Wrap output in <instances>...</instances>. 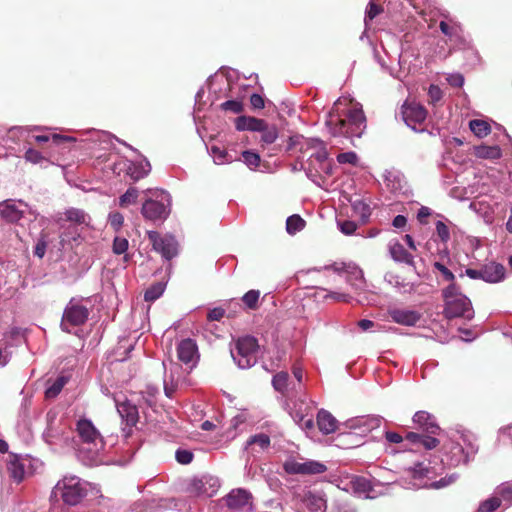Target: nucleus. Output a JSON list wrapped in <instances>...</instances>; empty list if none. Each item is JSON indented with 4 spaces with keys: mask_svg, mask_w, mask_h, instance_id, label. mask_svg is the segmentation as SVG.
I'll return each instance as SVG.
<instances>
[{
    "mask_svg": "<svg viewBox=\"0 0 512 512\" xmlns=\"http://www.w3.org/2000/svg\"><path fill=\"white\" fill-rule=\"evenodd\" d=\"M442 429L433 415L418 411V489H443L455 483L458 474L440 477L445 470L443 459L436 448L440 444Z\"/></svg>",
    "mask_w": 512,
    "mask_h": 512,
    "instance_id": "f257e3e1",
    "label": "nucleus"
},
{
    "mask_svg": "<svg viewBox=\"0 0 512 512\" xmlns=\"http://www.w3.org/2000/svg\"><path fill=\"white\" fill-rule=\"evenodd\" d=\"M325 125L333 137H345L356 146L367 128L366 116L358 104L338 99L334 102L325 120Z\"/></svg>",
    "mask_w": 512,
    "mask_h": 512,
    "instance_id": "f03ea898",
    "label": "nucleus"
},
{
    "mask_svg": "<svg viewBox=\"0 0 512 512\" xmlns=\"http://www.w3.org/2000/svg\"><path fill=\"white\" fill-rule=\"evenodd\" d=\"M444 300V315L448 319L464 318L471 320L474 317V310L470 299L465 296L455 284H449L442 292Z\"/></svg>",
    "mask_w": 512,
    "mask_h": 512,
    "instance_id": "7ed1b4c3",
    "label": "nucleus"
},
{
    "mask_svg": "<svg viewBox=\"0 0 512 512\" xmlns=\"http://www.w3.org/2000/svg\"><path fill=\"white\" fill-rule=\"evenodd\" d=\"M53 492L60 495L65 504L75 506L86 496L87 491L78 477L65 476L57 482Z\"/></svg>",
    "mask_w": 512,
    "mask_h": 512,
    "instance_id": "20e7f679",
    "label": "nucleus"
},
{
    "mask_svg": "<svg viewBox=\"0 0 512 512\" xmlns=\"http://www.w3.org/2000/svg\"><path fill=\"white\" fill-rule=\"evenodd\" d=\"M258 348L259 344L255 337H240L235 343L236 354L232 352V357L237 362L240 368H250L257 361L256 353Z\"/></svg>",
    "mask_w": 512,
    "mask_h": 512,
    "instance_id": "39448f33",
    "label": "nucleus"
},
{
    "mask_svg": "<svg viewBox=\"0 0 512 512\" xmlns=\"http://www.w3.org/2000/svg\"><path fill=\"white\" fill-rule=\"evenodd\" d=\"M88 317V308L72 299L64 309L61 320V329L64 332L70 333L71 327H77L85 324Z\"/></svg>",
    "mask_w": 512,
    "mask_h": 512,
    "instance_id": "423d86ee",
    "label": "nucleus"
},
{
    "mask_svg": "<svg viewBox=\"0 0 512 512\" xmlns=\"http://www.w3.org/2000/svg\"><path fill=\"white\" fill-rule=\"evenodd\" d=\"M147 236L153 249L166 260H171L178 254V242L172 235L162 236L157 231H148Z\"/></svg>",
    "mask_w": 512,
    "mask_h": 512,
    "instance_id": "0eeeda50",
    "label": "nucleus"
},
{
    "mask_svg": "<svg viewBox=\"0 0 512 512\" xmlns=\"http://www.w3.org/2000/svg\"><path fill=\"white\" fill-rule=\"evenodd\" d=\"M283 468L288 474L316 475L324 473L327 468L323 463L314 460L298 462L294 459L285 461Z\"/></svg>",
    "mask_w": 512,
    "mask_h": 512,
    "instance_id": "6e6552de",
    "label": "nucleus"
},
{
    "mask_svg": "<svg viewBox=\"0 0 512 512\" xmlns=\"http://www.w3.org/2000/svg\"><path fill=\"white\" fill-rule=\"evenodd\" d=\"M167 203L163 201L148 199L146 200L141 208L143 217L150 221H162L169 215L170 201L167 198Z\"/></svg>",
    "mask_w": 512,
    "mask_h": 512,
    "instance_id": "1a4fd4ad",
    "label": "nucleus"
},
{
    "mask_svg": "<svg viewBox=\"0 0 512 512\" xmlns=\"http://www.w3.org/2000/svg\"><path fill=\"white\" fill-rule=\"evenodd\" d=\"M177 357L178 359L186 364H191V368L194 367L199 359L198 346L196 342L191 338L181 340L177 345Z\"/></svg>",
    "mask_w": 512,
    "mask_h": 512,
    "instance_id": "9d476101",
    "label": "nucleus"
},
{
    "mask_svg": "<svg viewBox=\"0 0 512 512\" xmlns=\"http://www.w3.org/2000/svg\"><path fill=\"white\" fill-rule=\"evenodd\" d=\"M224 500L232 510H244L251 507V494L244 489L232 490Z\"/></svg>",
    "mask_w": 512,
    "mask_h": 512,
    "instance_id": "9b49d317",
    "label": "nucleus"
},
{
    "mask_svg": "<svg viewBox=\"0 0 512 512\" xmlns=\"http://www.w3.org/2000/svg\"><path fill=\"white\" fill-rule=\"evenodd\" d=\"M76 430L81 440L87 444L96 445L98 440L102 442L99 431L95 428L93 423L86 418H82L77 422Z\"/></svg>",
    "mask_w": 512,
    "mask_h": 512,
    "instance_id": "f8f14e48",
    "label": "nucleus"
},
{
    "mask_svg": "<svg viewBox=\"0 0 512 512\" xmlns=\"http://www.w3.org/2000/svg\"><path fill=\"white\" fill-rule=\"evenodd\" d=\"M389 252L394 261L405 263L410 267L414 268L413 255L405 248L404 244L401 243L400 241H390Z\"/></svg>",
    "mask_w": 512,
    "mask_h": 512,
    "instance_id": "ddd939ff",
    "label": "nucleus"
},
{
    "mask_svg": "<svg viewBox=\"0 0 512 512\" xmlns=\"http://www.w3.org/2000/svg\"><path fill=\"white\" fill-rule=\"evenodd\" d=\"M399 116L412 130H416V98L409 96L401 106Z\"/></svg>",
    "mask_w": 512,
    "mask_h": 512,
    "instance_id": "4468645a",
    "label": "nucleus"
},
{
    "mask_svg": "<svg viewBox=\"0 0 512 512\" xmlns=\"http://www.w3.org/2000/svg\"><path fill=\"white\" fill-rule=\"evenodd\" d=\"M388 315L393 322L400 325L413 326L416 323V312L413 310L390 307L388 309Z\"/></svg>",
    "mask_w": 512,
    "mask_h": 512,
    "instance_id": "2eb2a0df",
    "label": "nucleus"
},
{
    "mask_svg": "<svg viewBox=\"0 0 512 512\" xmlns=\"http://www.w3.org/2000/svg\"><path fill=\"white\" fill-rule=\"evenodd\" d=\"M446 449L448 453L451 454V458L448 463L450 466H457L460 463H466L468 461L469 455H473L477 451V449L474 447H471L469 451H465L459 443L454 442L450 443Z\"/></svg>",
    "mask_w": 512,
    "mask_h": 512,
    "instance_id": "dca6fc26",
    "label": "nucleus"
},
{
    "mask_svg": "<svg viewBox=\"0 0 512 512\" xmlns=\"http://www.w3.org/2000/svg\"><path fill=\"white\" fill-rule=\"evenodd\" d=\"M381 424V418L378 416H360L349 422V427L352 429H357L360 433H367L376 428H378Z\"/></svg>",
    "mask_w": 512,
    "mask_h": 512,
    "instance_id": "f3484780",
    "label": "nucleus"
},
{
    "mask_svg": "<svg viewBox=\"0 0 512 512\" xmlns=\"http://www.w3.org/2000/svg\"><path fill=\"white\" fill-rule=\"evenodd\" d=\"M506 269L502 264L490 262L482 266L483 281L498 283L505 278Z\"/></svg>",
    "mask_w": 512,
    "mask_h": 512,
    "instance_id": "a211bd4d",
    "label": "nucleus"
},
{
    "mask_svg": "<svg viewBox=\"0 0 512 512\" xmlns=\"http://www.w3.org/2000/svg\"><path fill=\"white\" fill-rule=\"evenodd\" d=\"M317 426L323 434L328 435L337 430L338 421L329 411L320 409L317 413Z\"/></svg>",
    "mask_w": 512,
    "mask_h": 512,
    "instance_id": "6ab92c4d",
    "label": "nucleus"
},
{
    "mask_svg": "<svg viewBox=\"0 0 512 512\" xmlns=\"http://www.w3.org/2000/svg\"><path fill=\"white\" fill-rule=\"evenodd\" d=\"M346 274V281L355 290L362 291L365 289V278L362 269H360L355 263L350 262Z\"/></svg>",
    "mask_w": 512,
    "mask_h": 512,
    "instance_id": "aec40b11",
    "label": "nucleus"
},
{
    "mask_svg": "<svg viewBox=\"0 0 512 512\" xmlns=\"http://www.w3.org/2000/svg\"><path fill=\"white\" fill-rule=\"evenodd\" d=\"M151 171L150 163L145 160L141 162H130L126 169V174L133 180L139 181L145 178Z\"/></svg>",
    "mask_w": 512,
    "mask_h": 512,
    "instance_id": "412c9836",
    "label": "nucleus"
},
{
    "mask_svg": "<svg viewBox=\"0 0 512 512\" xmlns=\"http://www.w3.org/2000/svg\"><path fill=\"white\" fill-rule=\"evenodd\" d=\"M303 503L311 512H326L327 502L322 495L307 491Z\"/></svg>",
    "mask_w": 512,
    "mask_h": 512,
    "instance_id": "4be33fe9",
    "label": "nucleus"
},
{
    "mask_svg": "<svg viewBox=\"0 0 512 512\" xmlns=\"http://www.w3.org/2000/svg\"><path fill=\"white\" fill-rule=\"evenodd\" d=\"M67 430L68 426L65 423L59 422L56 425L55 418L50 417V414H48V427L46 429L45 436L49 443H54L56 440L63 437Z\"/></svg>",
    "mask_w": 512,
    "mask_h": 512,
    "instance_id": "5701e85b",
    "label": "nucleus"
},
{
    "mask_svg": "<svg viewBox=\"0 0 512 512\" xmlns=\"http://www.w3.org/2000/svg\"><path fill=\"white\" fill-rule=\"evenodd\" d=\"M0 214L1 217L9 223H17L24 215L23 211L18 209L14 203L8 201L0 204Z\"/></svg>",
    "mask_w": 512,
    "mask_h": 512,
    "instance_id": "b1692460",
    "label": "nucleus"
},
{
    "mask_svg": "<svg viewBox=\"0 0 512 512\" xmlns=\"http://www.w3.org/2000/svg\"><path fill=\"white\" fill-rule=\"evenodd\" d=\"M263 119L250 117V116H239L235 120V127L238 131H258L263 128Z\"/></svg>",
    "mask_w": 512,
    "mask_h": 512,
    "instance_id": "393cba45",
    "label": "nucleus"
},
{
    "mask_svg": "<svg viewBox=\"0 0 512 512\" xmlns=\"http://www.w3.org/2000/svg\"><path fill=\"white\" fill-rule=\"evenodd\" d=\"M312 409L308 403L303 400L295 401L291 408V416L293 420L298 424L302 425V422L311 415Z\"/></svg>",
    "mask_w": 512,
    "mask_h": 512,
    "instance_id": "a878e982",
    "label": "nucleus"
},
{
    "mask_svg": "<svg viewBox=\"0 0 512 512\" xmlns=\"http://www.w3.org/2000/svg\"><path fill=\"white\" fill-rule=\"evenodd\" d=\"M118 412L125 418L128 425H135L138 421V411L136 406L130 403H122L118 406Z\"/></svg>",
    "mask_w": 512,
    "mask_h": 512,
    "instance_id": "bb28decb",
    "label": "nucleus"
},
{
    "mask_svg": "<svg viewBox=\"0 0 512 512\" xmlns=\"http://www.w3.org/2000/svg\"><path fill=\"white\" fill-rule=\"evenodd\" d=\"M7 471L9 476L14 479L17 483L21 482L24 478L25 470L24 466L16 458L10 460L7 464Z\"/></svg>",
    "mask_w": 512,
    "mask_h": 512,
    "instance_id": "cd10ccee",
    "label": "nucleus"
},
{
    "mask_svg": "<svg viewBox=\"0 0 512 512\" xmlns=\"http://www.w3.org/2000/svg\"><path fill=\"white\" fill-rule=\"evenodd\" d=\"M441 32L446 35L451 41L452 40H460L462 28L459 24L453 23L452 25L448 24L446 21H441L439 24Z\"/></svg>",
    "mask_w": 512,
    "mask_h": 512,
    "instance_id": "c85d7f7f",
    "label": "nucleus"
},
{
    "mask_svg": "<svg viewBox=\"0 0 512 512\" xmlns=\"http://www.w3.org/2000/svg\"><path fill=\"white\" fill-rule=\"evenodd\" d=\"M68 379L65 376H59L57 379L49 385L45 390V397L48 399H54L56 398L64 386L67 384Z\"/></svg>",
    "mask_w": 512,
    "mask_h": 512,
    "instance_id": "c756f323",
    "label": "nucleus"
},
{
    "mask_svg": "<svg viewBox=\"0 0 512 512\" xmlns=\"http://www.w3.org/2000/svg\"><path fill=\"white\" fill-rule=\"evenodd\" d=\"M440 218V214L433 211L427 206H421L418 208V225H427L430 222H434Z\"/></svg>",
    "mask_w": 512,
    "mask_h": 512,
    "instance_id": "7c9ffc66",
    "label": "nucleus"
},
{
    "mask_svg": "<svg viewBox=\"0 0 512 512\" xmlns=\"http://www.w3.org/2000/svg\"><path fill=\"white\" fill-rule=\"evenodd\" d=\"M305 225V220L298 214L291 215L286 220V230L290 235H294L303 230Z\"/></svg>",
    "mask_w": 512,
    "mask_h": 512,
    "instance_id": "2f4dec72",
    "label": "nucleus"
},
{
    "mask_svg": "<svg viewBox=\"0 0 512 512\" xmlns=\"http://www.w3.org/2000/svg\"><path fill=\"white\" fill-rule=\"evenodd\" d=\"M258 132H261V142L264 144H272L278 137L277 127L267 124L265 120L263 122V128L258 130Z\"/></svg>",
    "mask_w": 512,
    "mask_h": 512,
    "instance_id": "473e14b6",
    "label": "nucleus"
},
{
    "mask_svg": "<svg viewBox=\"0 0 512 512\" xmlns=\"http://www.w3.org/2000/svg\"><path fill=\"white\" fill-rule=\"evenodd\" d=\"M501 149L498 146H478L476 155L484 159H498L501 157Z\"/></svg>",
    "mask_w": 512,
    "mask_h": 512,
    "instance_id": "72a5a7b5",
    "label": "nucleus"
},
{
    "mask_svg": "<svg viewBox=\"0 0 512 512\" xmlns=\"http://www.w3.org/2000/svg\"><path fill=\"white\" fill-rule=\"evenodd\" d=\"M65 220L74 224H85L87 220V214L78 208H69L65 211Z\"/></svg>",
    "mask_w": 512,
    "mask_h": 512,
    "instance_id": "f704fd0d",
    "label": "nucleus"
},
{
    "mask_svg": "<svg viewBox=\"0 0 512 512\" xmlns=\"http://www.w3.org/2000/svg\"><path fill=\"white\" fill-rule=\"evenodd\" d=\"M469 127L471 131L479 138L487 136L491 131L490 125L486 121L479 119L471 120Z\"/></svg>",
    "mask_w": 512,
    "mask_h": 512,
    "instance_id": "c9c22d12",
    "label": "nucleus"
},
{
    "mask_svg": "<svg viewBox=\"0 0 512 512\" xmlns=\"http://www.w3.org/2000/svg\"><path fill=\"white\" fill-rule=\"evenodd\" d=\"M448 220L440 214V218L435 221V230L438 238L446 243L450 239V231L446 224Z\"/></svg>",
    "mask_w": 512,
    "mask_h": 512,
    "instance_id": "e433bc0d",
    "label": "nucleus"
},
{
    "mask_svg": "<svg viewBox=\"0 0 512 512\" xmlns=\"http://www.w3.org/2000/svg\"><path fill=\"white\" fill-rule=\"evenodd\" d=\"M288 379L289 375L287 372L281 371L275 374L272 379L274 389L284 395L287 392Z\"/></svg>",
    "mask_w": 512,
    "mask_h": 512,
    "instance_id": "4c0bfd02",
    "label": "nucleus"
},
{
    "mask_svg": "<svg viewBox=\"0 0 512 512\" xmlns=\"http://www.w3.org/2000/svg\"><path fill=\"white\" fill-rule=\"evenodd\" d=\"M352 208L355 214H357L363 222L371 215L370 206L361 199H357L352 203Z\"/></svg>",
    "mask_w": 512,
    "mask_h": 512,
    "instance_id": "58836bf2",
    "label": "nucleus"
},
{
    "mask_svg": "<svg viewBox=\"0 0 512 512\" xmlns=\"http://www.w3.org/2000/svg\"><path fill=\"white\" fill-rule=\"evenodd\" d=\"M351 487L355 492L367 493L371 490V483L365 477L357 476L351 480Z\"/></svg>",
    "mask_w": 512,
    "mask_h": 512,
    "instance_id": "ea45409f",
    "label": "nucleus"
},
{
    "mask_svg": "<svg viewBox=\"0 0 512 512\" xmlns=\"http://www.w3.org/2000/svg\"><path fill=\"white\" fill-rule=\"evenodd\" d=\"M165 285L161 282L151 285L144 294L145 301H154L158 299L164 292Z\"/></svg>",
    "mask_w": 512,
    "mask_h": 512,
    "instance_id": "a19ab883",
    "label": "nucleus"
},
{
    "mask_svg": "<svg viewBox=\"0 0 512 512\" xmlns=\"http://www.w3.org/2000/svg\"><path fill=\"white\" fill-rule=\"evenodd\" d=\"M259 297L260 292L258 290H249L242 297V301L247 308L254 310L258 307Z\"/></svg>",
    "mask_w": 512,
    "mask_h": 512,
    "instance_id": "79ce46f5",
    "label": "nucleus"
},
{
    "mask_svg": "<svg viewBox=\"0 0 512 512\" xmlns=\"http://www.w3.org/2000/svg\"><path fill=\"white\" fill-rule=\"evenodd\" d=\"M211 152L214 155V157L217 159V164H223L224 162L231 163L234 160H237L229 152H227L226 150L221 149L217 146H212Z\"/></svg>",
    "mask_w": 512,
    "mask_h": 512,
    "instance_id": "37998d69",
    "label": "nucleus"
},
{
    "mask_svg": "<svg viewBox=\"0 0 512 512\" xmlns=\"http://www.w3.org/2000/svg\"><path fill=\"white\" fill-rule=\"evenodd\" d=\"M501 505V499L498 497L489 498L480 503L476 512H494Z\"/></svg>",
    "mask_w": 512,
    "mask_h": 512,
    "instance_id": "c03bdc74",
    "label": "nucleus"
},
{
    "mask_svg": "<svg viewBox=\"0 0 512 512\" xmlns=\"http://www.w3.org/2000/svg\"><path fill=\"white\" fill-rule=\"evenodd\" d=\"M138 198V190L135 187H130L119 199L121 207H127L130 204L136 203Z\"/></svg>",
    "mask_w": 512,
    "mask_h": 512,
    "instance_id": "a18cd8bd",
    "label": "nucleus"
},
{
    "mask_svg": "<svg viewBox=\"0 0 512 512\" xmlns=\"http://www.w3.org/2000/svg\"><path fill=\"white\" fill-rule=\"evenodd\" d=\"M242 157L244 163L251 169L258 167L261 161L259 154L250 150L242 152Z\"/></svg>",
    "mask_w": 512,
    "mask_h": 512,
    "instance_id": "49530a36",
    "label": "nucleus"
},
{
    "mask_svg": "<svg viewBox=\"0 0 512 512\" xmlns=\"http://www.w3.org/2000/svg\"><path fill=\"white\" fill-rule=\"evenodd\" d=\"M383 12V7L381 5L376 4L373 1L368 3L366 9L365 23L368 25L369 21H372L375 17L380 15Z\"/></svg>",
    "mask_w": 512,
    "mask_h": 512,
    "instance_id": "de8ad7c7",
    "label": "nucleus"
},
{
    "mask_svg": "<svg viewBox=\"0 0 512 512\" xmlns=\"http://www.w3.org/2000/svg\"><path fill=\"white\" fill-rule=\"evenodd\" d=\"M129 242L125 237L116 236L113 240L112 251L116 255L124 254L128 249Z\"/></svg>",
    "mask_w": 512,
    "mask_h": 512,
    "instance_id": "09e8293b",
    "label": "nucleus"
},
{
    "mask_svg": "<svg viewBox=\"0 0 512 512\" xmlns=\"http://www.w3.org/2000/svg\"><path fill=\"white\" fill-rule=\"evenodd\" d=\"M497 493L501 497L500 499L512 503V481L501 484Z\"/></svg>",
    "mask_w": 512,
    "mask_h": 512,
    "instance_id": "8fccbe9b",
    "label": "nucleus"
},
{
    "mask_svg": "<svg viewBox=\"0 0 512 512\" xmlns=\"http://www.w3.org/2000/svg\"><path fill=\"white\" fill-rule=\"evenodd\" d=\"M221 108L225 111H231L235 114L241 113L244 109L243 103L238 100H228L221 104Z\"/></svg>",
    "mask_w": 512,
    "mask_h": 512,
    "instance_id": "3c124183",
    "label": "nucleus"
},
{
    "mask_svg": "<svg viewBox=\"0 0 512 512\" xmlns=\"http://www.w3.org/2000/svg\"><path fill=\"white\" fill-rule=\"evenodd\" d=\"M248 444H257L262 449H266L270 445V437L264 433L256 434L249 439Z\"/></svg>",
    "mask_w": 512,
    "mask_h": 512,
    "instance_id": "603ef678",
    "label": "nucleus"
},
{
    "mask_svg": "<svg viewBox=\"0 0 512 512\" xmlns=\"http://www.w3.org/2000/svg\"><path fill=\"white\" fill-rule=\"evenodd\" d=\"M337 161L340 164L357 165V163H358V156L353 151L344 152V153L338 154Z\"/></svg>",
    "mask_w": 512,
    "mask_h": 512,
    "instance_id": "864d4df0",
    "label": "nucleus"
},
{
    "mask_svg": "<svg viewBox=\"0 0 512 512\" xmlns=\"http://www.w3.org/2000/svg\"><path fill=\"white\" fill-rule=\"evenodd\" d=\"M175 457L178 463L187 465L193 460V453L189 450L178 449L175 453Z\"/></svg>",
    "mask_w": 512,
    "mask_h": 512,
    "instance_id": "5fc2aeb1",
    "label": "nucleus"
},
{
    "mask_svg": "<svg viewBox=\"0 0 512 512\" xmlns=\"http://www.w3.org/2000/svg\"><path fill=\"white\" fill-rule=\"evenodd\" d=\"M349 266H350V262L335 261L332 264L326 265L324 267V269L331 270L337 274H341V273H346Z\"/></svg>",
    "mask_w": 512,
    "mask_h": 512,
    "instance_id": "6e6d98bb",
    "label": "nucleus"
},
{
    "mask_svg": "<svg viewBox=\"0 0 512 512\" xmlns=\"http://www.w3.org/2000/svg\"><path fill=\"white\" fill-rule=\"evenodd\" d=\"M124 222V217L119 212H114L109 215V224L115 230L118 231Z\"/></svg>",
    "mask_w": 512,
    "mask_h": 512,
    "instance_id": "4d7b16f0",
    "label": "nucleus"
},
{
    "mask_svg": "<svg viewBox=\"0 0 512 512\" xmlns=\"http://www.w3.org/2000/svg\"><path fill=\"white\" fill-rule=\"evenodd\" d=\"M47 249V241L46 236L41 235V237L38 239L36 246L34 248V255L43 258Z\"/></svg>",
    "mask_w": 512,
    "mask_h": 512,
    "instance_id": "13d9d810",
    "label": "nucleus"
},
{
    "mask_svg": "<svg viewBox=\"0 0 512 512\" xmlns=\"http://www.w3.org/2000/svg\"><path fill=\"white\" fill-rule=\"evenodd\" d=\"M25 159L33 164H38L40 163L44 158L42 156V154L33 149V148H29L26 152H25Z\"/></svg>",
    "mask_w": 512,
    "mask_h": 512,
    "instance_id": "bf43d9fd",
    "label": "nucleus"
},
{
    "mask_svg": "<svg viewBox=\"0 0 512 512\" xmlns=\"http://www.w3.org/2000/svg\"><path fill=\"white\" fill-rule=\"evenodd\" d=\"M338 225L340 227L341 232L344 233L345 235H352L357 229V224L349 220L339 222Z\"/></svg>",
    "mask_w": 512,
    "mask_h": 512,
    "instance_id": "052dcab7",
    "label": "nucleus"
},
{
    "mask_svg": "<svg viewBox=\"0 0 512 512\" xmlns=\"http://www.w3.org/2000/svg\"><path fill=\"white\" fill-rule=\"evenodd\" d=\"M434 266L437 270L441 272L445 281L450 282V284L454 283L455 276L447 267H445L443 264L439 262H435Z\"/></svg>",
    "mask_w": 512,
    "mask_h": 512,
    "instance_id": "680f3d73",
    "label": "nucleus"
},
{
    "mask_svg": "<svg viewBox=\"0 0 512 512\" xmlns=\"http://www.w3.org/2000/svg\"><path fill=\"white\" fill-rule=\"evenodd\" d=\"M428 97L431 103H436L442 98V91L436 85H430L428 89Z\"/></svg>",
    "mask_w": 512,
    "mask_h": 512,
    "instance_id": "e2e57ef3",
    "label": "nucleus"
},
{
    "mask_svg": "<svg viewBox=\"0 0 512 512\" xmlns=\"http://www.w3.org/2000/svg\"><path fill=\"white\" fill-rule=\"evenodd\" d=\"M326 299L328 298H331L337 302H345V303H348L350 302L351 300V296L349 294H346V293H340V292H329L326 296H325Z\"/></svg>",
    "mask_w": 512,
    "mask_h": 512,
    "instance_id": "0e129e2a",
    "label": "nucleus"
},
{
    "mask_svg": "<svg viewBox=\"0 0 512 512\" xmlns=\"http://www.w3.org/2000/svg\"><path fill=\"white\" fill-rule=\"evenodd\" d=\"M250 104L254 109H263L265 106L263 97L256 93L250 96Z\"/></svg>",
    "mask_w": 512,
    "mask_h": 512,
    "instance_id": "69168bd1",
    "label": "nucleus"
},
{
    "mask_svg": "<svg viewBox=\"0 0 512 512\" xmlns=\"http://www.w3.org/2000/svg\"><path fill=\"white\" fill-rule=\"evenodd\" d=\"M447 81L453 87H461L464 84V77L459 73L451 74L448 76Z\"/></svg>",
    "mask_w": 512,
    "mask_h": 512,
    "instance_id": "338daca9",
    "label": "nucleus"
},
{
    "mask_svg": "<svg viewBox=\"0 0 512 512\" xmlns=\"http://www.w3.org/2000/svg\"><path fill=\"white\" fill-rule=\"evenodd\" d=\"M225 315V310L222 308H214L209 311L207 318L210 321H220Z\"/></svg>",
    "mask_w": 512,
    "mask_h": 512,
    "instance_id": "774afa93",
    "label": "nucleus"
}]
</instances>
